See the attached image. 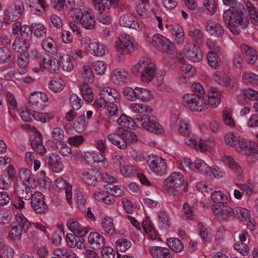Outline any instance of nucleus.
<instances>
[{
    "mask_svg": "<svg viewBox=\"0 0 258 258\" xmlns=\"http://www.w3.org/2000/svg\"><path fill=\"white\" fill-rule=\"evenodd\" d=\"M193 94H186L182 97L183 105L192 111L202 112L208 108L206 95L204 87L199 83L192 85Z\"/></svg>",
    "mask_w": 258,
    "mask_h": 258,
    "instance_id": "1",
    "label": "nucleus"
},
{
    "mask_svg": "<svg viewBox=\"0 0 258 258\" xmlns=\"http://www.w3.org/2000/svg\"><path fill=\"white\" fill-rule=\"evenodd\" d=\"M223 19L231 32L235 35L240 33L238 27L245 29L249 22L248 19L244 17V13L234 7H231L224 12Z\"/></svg>",
    "mask_w": 258,
    "mask_h": 258,
    "instance_id": "2",
    "label": "nucleus"
},
{
    "mask_svg": "<svg viewBox=\"0 0 258 258\" xmlns=\"http://www.w3.org/2000/svg\"><path fill=\"white\" fill-rule=\"evenodd\" d=\"M132 71L136 76L141 74L142 81L148 83L152 80L155 76L156 66L151 62L149 57H143L132 68Z\"/></svg>",
    "mask_w": 258,
    "mask_h": 258,
    "instance_id": "3",
    "label": "nucleus"
},
{
    "mask_svg": "<svg viewBox=\"0 0 258 258\" xmlns=\"http://www.w3.org/2000/svg\"><path fill=\"white\" fill-rule=\"evenodd\" d=\"M119 0H101L96 5V9L99 14L97 16L98 20L105 25H109L112 21V18L108 13L104 12L105 9H110L111 7L116 8L118 6Z\"/></svg>",
    "mask_w": 258,
    "mask_h": 258,
    "instance_id": "4",
    "label": "nucleus"
},
{
    "mask_svg": "<svg viewBox=\"0 0 258 258\" xmlns=\"http://www.w3.org/2000/svg\"><path fill=\"white\" fill-rule=\"evenodd\" d=\"M138 47L134 38L126 34L119 35L116 41V50L122 55L134 51Z\"/></svg>",
    "mask_w": 258,
    "mask_h": 258,
    "instance_id": "5",
    "label": "nucleus"
},
{
    "mask_svg": "<svg viewBox=\"0 0 258 258\" xmlns=\"http://www.w3.org/2000/svg\"><path fill=\"white\" fill-rule=\"evenodd\" d=\"M151 43L154 47L163 53L170 54L174 49V44L159 34L153 36Z\"/></svg>",
    "mask_w": 258,
    "mask_h": 258,
    "instance_id": "6",
    "label": "nucleus"
},
{
    "mask_svg": "<svg viewBox=\"0 0 258 258\" xmlns=\"http://www.w3.org/2000/svg\"><path fill=\"white\" fill-rule=\"evenodd\" d=\"M147 162L150 170L156 175L162 176L166 173L167 165L162 157L156 155L149 156Z\"/></svg>",
    "mask_w": 258,
    "mask_h": 258,
    "instance_id": "7",
    "label": "nucleus"
},
{
    "mask_svg": "<svg viewBox=\"0 0 258 258\" xmlns=\"http://www.w3.org/2000/svg\"><path fill=\"white\" fill-rule=\"evenodd\" d=\"M31 206L35 213L45 214L48 211V206L45 201L44 196L39 191H35L31 198Z\"/></svg>",
    "mask_w": 258,
    "mask_h": 258,
    "instance_id": "8",
    "label": "nucleus"
},
{
    "mask_svg": "<svg viewBox=\"0 0 258 258\" xmlns=\"http://www.w3.org/2000/svg\"><path fill=\"white\" fill-rule=\"evenodd\" d=\"M49 99L47 95L42 92L31 93L29 97V103L31 107L38 110H42L47 106L46 102Z\"/></svg>",
    "mask_w": 258,
    "mask_h": 258,
    "instance_id": "9",
    "label": "nucleus"
},
{
    "mask_svg": "<svg viewBox=\"0 0 258 258\" xmlns=\"http://www.w3.org/2000/svg\"><path fill=\"white\" fill-rule=\"evenodd\" d=\"M212 209L214 215L220 221H228L231 217L233 216V208L228 206L213 205Z\"/></svg>",
    "mask_w": 258,
    "mask_h": 258,
    "instance_id": "10",
    "label": "nucleus"
},
{
    "mask_svg": "<svg viewBox=\"0 0 258 258\" xmlns=\"http://www.w3.org/2000/svg\"><path fill=\"white\" fill-rule=\"evenodd\" d=\"M124 130L122 127L117 128L115 133L108 135L107 139L112 144L120 149H125L127 147L126 141L124 140L123 132Z\"/></svg>",
    "mask_w": 258,
    "mask_h": 258,
    "instance_id": "11",
    "label": "nucleus"
},
{
    "mask_svg": "<svg viewBox=\"0 0 258 258\" xmlns=\"http://www.w3.org/2000/svg\"><path fill=\"white\" fill-rule=\"evenodd\" d=\"M19 179L29 187L35 189L38 185V181L32 172L27 168H21L18 173Z\"/></svg>",
    "mask_w": 258,
    "mask_h": 258,
    "instance_id": "12",
    "label": "nucleus"
},
{
    "mask_svg": "<svg viewBox=\"0 0 258 258\" xmlns=\"http://www.w3.org/2000/svg\"><path fill=\"white\" fill-rule=\"evenodd\" d=\"M184 53L188 59L195 62L201 61L203 58V54L200 48L193 44L184 46Z\"/></svg>",
    "mask_w": 258,
    "mask_h": 258,
    "instance_id": "13",
    "label": "nucleus"
},
{
    "mask_svg": "<svg viewBox=\"0 0 258 258\" xmlns=\"http://www.w3.org/2000/svg\"><path fill=\"white\" fill-rule=\"evenodd\" d=\"M184 183V177L182 173H172L164 181V185L168 188L175 189L181 186Z\"/></svg>",
    "mask_w": 258,
    "mask_h": 258,
    "instance_id": "14",
    "label": "nucleus"
},
{
    "mask_svg": "<svg viewBox=\"0 0 258 258\" xmlns=\"http://www.w3.org/2000/svg\"><path fill=\"white\" fill-rule=\"evenodd\" d=\"M62 189H65L66 199L70 204H71L72 201V186L67 183L62 178H58L54 181L53 190L55 192H58Z\"/></svg>",
    "mask_w": 258,
    "mask_h": 258,
    "instance_id": "15",
    "label": "nucleus"
},
{
    "mask_svg": "<svg viewBox=\"0 0 258 258\" xmlns=\"http://www.w3.org/2000/svg\"><path fill=\"white\" fill-rule=\"evenodd\" d=\"M136 11L140 17L142 19H148L152 15L155 16L158 22L159 29L161 30L163 29L162 19L161 17L156 15V13L154 9H151V11H149L146 9L145 4H139L137 6Z\"/></svg>",
    "mask_w": 258,
    "mask_h": 258,
    "instance_id": "16",
    "label": "nucleus"
},
{
    "mask_svg": "<svg viewBox=\"0 0 258 258\" xmlns=\"http://www.w3.org/2000/svg\"><path fill=\"white\" fill-rule=\"evenodd\" d=\"M146 130L155 134H162L164 132V128L157 121L154 116L149 117L140 124Z\"/></svg>",
    "mask_w": 258,
    "mask_h": 258,
    "instance_id": "17",
    "label": "nucleus"
},
{
    "mask_svg": "<svg viewBox=\"0 0 258 258\" xmlns=\"http://www.w3.org/2000/svg\"><path fill=\"white\" fill-rule=\"evenodd\" d=\"M44 161L45 164L50 167L54 172L59 173L63 169L61 158L57 154H51L49 156H45Z\"/></svg>",
    "mask_w": 258,
    "mask_h": 258,
    "instance_id": "18",
    "label": "nucleus"
},
{
    "mask_svg": "<svg viewBox=\"0 0 258 258\" xmlns=\"http://www.w3.org/2000/svg\"><path fill=\"white\" fill-rule=\"evenodd\" d=\"M29 61V53L27 52H22L17 56L16 64L17 71L21 75L25 74L28 70Z\"/></svg>",
    "mask_w": 258,
    "mask_h": 258,
    "instance_id": "19",
    "label": "nucleus"
},
{
    "mask_svg": "<svg viewBox=\"0 0 258 258\" xmlns=\"http://www.w3.org/2000/svg\"><path fill=\"white\" fill-rule=\"evenodd\" d=\"M119 23L123 27H128L136 30L140 29V25L137 19L131 14H126L121 16Z\"/></svg>",
    "mask_w": 258,
    "mask_h": 258,
    "instance_id": "20",
    "label": "nucleus"
},
{
    "mask_svg": "<svg viewBox=\"0 0 258 258\" xmlns=\"http://www.w3.org/2000/svg\"><path fill=\"white\" fill-rule=\"evenodd\" d=\"M88 241L90 246L94 249H99L105 245V239L102 235L98 232H91L88 236Z\"/></svg>",
    "mask_w": 258,
    "mask_h": 258,
    "instance_id": "21",
    "label": "nucleus"
},
{
    "mask_svg": "<svg viewBox=\"0 0 258 258\" xmlns=\"http://www.w3.org/2000/svg\"><path fill=\"white\" fill-rule=\"evenodd\" d=\"M100 96L103 97L108 103H118L120 100V96L117 91L112 88L105 87L100 91Z\"/></svg>",
    "mask_w": 258,
    "mask_h": 258,
    "instance_id": "22",
    "label": "nucleus"
},
{
    "mask_svg": "<svg viewBox=\"0 0 258 258\" xmlns=\"http://www.w3.org/2000/svg\"><path fill=\"white\" fill-rule=\"evenodd\" d=\"M223 91L216 87H212L208 92L209 105L216 108L221 103V96Z\"/></svg>",
    "mask_w": 258,
    "mask_h": 258,
    "instance_id": "23",
    "label": "nucleus"
},
{
    "mask_svg": "<svg viewBox=\"0 0 258 258\" xmlns=\"http://www.w3.org/2000/svg\"><path fill=\"white\" fill-rule=\"evenodd\" d=\"M149 252L154 258H173V254L166 247L153 246L149 248Z\"/></svg>",
    "mask_w": 258,
    "mask_h": 258,
    "instance_id": "24",
    "label": "nucleus"
},
{
    "mask_svg": "<svg viewBox=\"0 0 258 258\" xmlns=\"http://www.w3.org/2000/svg\"><path fill=\"white\" fill-rule=\"evenodd\" d=\"M205 25L212 36L216 37H221L224 34L223 26L216 22L208 20L206 22Z\"/></svg>",
    "mask_w": 258,
    "mask_h": 258,
    "instance_id": "25",
    "label": "nucleus"
},
{
    "mask_svg": "<svg viewBox=\"0 0 258 258\" xmlns=\"http://www.w3.org/2000/svg\"><path fill=\"white\" fill-rule=\"evenodd\" d=\"M240 49L246 61L248 64H253L257 59L255 50L246 44H241Z\"/></svg>",
    "mask_w": 258,
    "mask_h": 258,
    "instance_id": "26",
    "label": "nucleus"
},
{
    "mask_svg": "<svg viewBox=\"0 0 258 258\" xmlns=\"http://www.w3.org/2000/svg\"><path fill=\"white\" fill-rule=\"evenodd\" d=\"M100 176L99 172L92 169H87L83 174L84 181L90 185H95L98 182L97 179Z\"/></svg>",
    "mask_w": 258,
    "mask_h": 258,
    "instance_id": "27",
    "label": "nucleus"
},
{
    "mask_svg": "<svg viewBox=\"0 0 258 258\" xmlns=\"http://www.w3.org/2000/svg\"><path fill=\"white\" fill-rule=\"evenodd\" d=\"M79 22L85 29L92 30L95 26V20L91 13L88 11H84L81 17Z\"/></svg>",
    "mask_w": 258,
    "mask_h": 258,
    "instance_id": "28",
    "label": "nucleus"
},
{
    "mask_svg": "<svg viewBox=\"0 0 258 258\" xmlns=\"http://www.w3.org/2000/svg\"><path fill=\"white\" fill-rule=\"evenodd\" d=\"M79 3H80V2L79 1L68 0L69 8L71 10L70 14L77 22H79L81 17L83 14V12L81 11Z\"/></svg>",
    "mask_w": 258,
    "mask_h": 258,
    "instance_id": "29",
    "label": "nucleus"
},
{
    "mask_svg": "<svg viewBox=\"0 0 258 258\" xmlns=\"http://www.w3.org/2000/svg\"><path fill=\"white\" fill-rule=\"evenodd\" d=\"M185 143L187 146L202 152H206L209 149V146L204 141L198 138L187 139L185 141Z\"/></svg>",
    "mask_w": 258,
    "mask_h": 258,
    "instance_id": "30",
    "label": "nucleus"
},
{
    "mask_svg": "<svg viewBox=\"0 0 258 258\" xmlns=\"http://www.w3.org/2000/svg\"><path fill=\"white\" fill-rule=\"evenodd\" d=\"M101 227L104 233L109 236H113L116 233L113 219L110 217L105 216L102 219Z\"/></svg>",
    "mask_w": 258,
    "mask_h": 258,
    "instance_id": "31",
    "label": "nucleus"
},
{
    "mask_svg": "<svg viewBox=\"0 0 258 258\" xmlns=\"http://www.w3.org/2000/svg\"><path fill=\"white\" fill-rule=\"evenodd\" d=\"M30 39L28 37H20L16 39L12 44V48L16 52H26L30 45Z\"/></svg>",
    "mask_w": 258,
    "mask_h": 258,
    "instance_id": "32",
    "label": "nucleus"
},
{
    "mask_svg": "<svg viewBox=\"0 0 258 258\" xmlns=\"http://www.w3.org/2000/svg\"><path fill=\"white\" fill-rule=\"evenodd\" d=\"M112 80L118 85L127 82L129 80V75L124 70L115 69L111 76Z\"/></svg>",
    "mask_w": 258,
    "mask_h": 258,
    "instance_id": "33",
    "label": "nucleus"
},
{
    "mask_svg": "<svg viewBox=\"0 0 258 258\" xmlns=\"http://www.w3.org/2000/svg\"><path fill=\"white\" fill-rule=\"evenodd\" d=\"M143 228L145 233L152 240L156 239L157 236V232L155 230L153 224L148 217L146 219L142 222Z\"/></svg>",
    "mask_w": 258,
    "mask_h": 258,
    "instance_id": "34",
    "label": "nucleus"
},
{
    "mask_svg": "<svg viewBox=\"0 0 258 258\" xmlns=\"http://www.w3.org/2000/svg\"><path fill=\"white\" fill-rule=\"evenodd\" d=\"M49 89L54 92H59L65 86L64 81L59 77L51 78L49 83Z\"/></svg>",
    "mask_w": 258,
    "mask_h": 258,
    "instance_id": "35",
    "label": "nucleus"
},
{
    "mask_svg": "<svg viewBox=\"0 0 258 258\" xmlns=\"http://www.w3.org/2000/svg\"><path fill=\"white\" fill-rule=\"evenodd\" d=\"M31 145L32 149L37 154L41 155H44L46 153V149L42 143L40 137L34 136L31 140Z\"/></svg>",
    "mask_w": 258,
    "mask_h": 258,
    "instance_id": "36",
    "label": "nucleus"
},
{
    "mask_svg": "<svg viewBox=\"0 0 258 258\" xmlns=\"http://www.w3.org/2000/svg\"><path fill=\"white\" fill-rule=\"evenodd\" d=\"M14 222L23 230L25 233L27 232L31 226L30 222L22 213H20L16 214L15 221Z\"/></svg>",
    "mask_w": 258,
    "mask_h": 258,
    "instance_id": "37",
    "label": "nucleus"
},
{
    "mask_svg": "<svg viewBox=\"0 0 258 258\" xmlns=\"http://www.w3.org/2000/svg\"><path fill=\"white\" fill-rule=\"evenodd\" d=\"M90 53L94 55L102 56L105 53V46L99 42H92L89 46Z\"/></svg>",
    "mask_w": 258,
    "mask_h": 258,
    "instance_id": "38",
    "label": "nucleus"
},
{
    "mask_svg": "<svg viewBox=\"0 0 258 258\" xmlns=\"http://www.w3.org/2000/svg\"><path fill=\"white\" fill-rule=\"evenodd\" d=\"M242 155L254 156L258 158V145L254 146L251 142L246 141L242 150H241Z\"/></svg>",
    "mask_w": 258,
    "mask_h": 258,
    "instance_id": "39",
    "label": "nucleus"
},
{
    "mask_svg": "<svg viewBox=\"0 0 258 258\" xmlns=\"http://www.w3.org/2000/svg\"><path fill=\"white\" fill-rule=\"evenodd\" d=\"M68 228L74 234V235L81 233H87V228L82 229L79 222L73 219H70L67 223Z\"/></svg>",
    "mask_w": 258,
    "mask_h": 258,
    "instance_id": "40",
    "label": "nucleus"
},
{
    "mask_svg": "<svg viewBox=\"0 0 258 258\" xmlns=\"http://www.w3.org/2000/svg\"><path fill=\"white\" fill-rule=\"evenodd\" d=\"M31 188L24 183L18 185L16 190L18 197L25 200H30L33 196Z\"/></svg>",
    "mask_w": 258,
    "mask_h": 258,
    "instance_id": "41",
    "label": "nucleus"
},
{
    "mask_svg": "<svg viewBox=\"0 0 258 258\" xmlns=\"http://www.w3.org/2000/svg\"><path fill=\"white\" fill-rule=\"evenodd\" d=\"M80 90L84 99L88 102H92L94 99L92 89L88 83H83L80 85Z\"/></svg>",
    "mask_w": 258,
    "mask_h": 258,
    "instance_id": "42",
    "label": "nucleus"
},
{
    "mask_svg": "<svg viewBox=\"0 0 258 258\" xmlns=\"http://www.w3.org/2000/svg\"><path fill=\"white\" fill-rule=\"evenodd\" d=\"M233 216L242 221H245L250 217L249 211L245 208L242 207H235L233 208Z\"/></svg>",
    "mask_w": 258,
    "mask_h": 258,
    "instance_id": "43",
    "label": "nucleus"
},
{
    "mask_svg": "<svg viewBox=\"0 0 258 258\" xmlns=\"http://www.w3.org/2000/svg\"><path fill=\"white\" fill-rule=\"evenodd\" d=\"M180 78L186 79L192 77L196 74V69L190 64L182 63L180 67Z\"/></svg>",
    "mask_w": 258,
    "mask_h": 258,
    "instance_id": "44",
    "label": "nucleus"
},
{
    "mask_svg": "<svg viewBox=\"0 0 258 258\" xmlns=\"http://www.w3.org/2000/svg\"><path fill=\"white\" fill-rule=\"evenodd\" d=\"M84 115L79 116L74 123V129L79 133H83L87 128L88 123Z\"/></svg>",
    "mask_w": 258,
    "mask_h": 258,
    "instance_id": "45",
    "label": "nucleus"
},
{
    "mask_svg": "<svg viewBox=\"0 0 258 258\" xmlns=\"http://www.w3.org/2000/svg\"><path fill=\"white\" fill-rule=\"evenodd\" d=\"M43 48L52 54H55L57 49L55 43L51 37H47L43 40L42 42Z\"/></svg>",
    "mask_w": 258,
    "mask_h": 258,
    "instance_id": "46",
    "label": "nucleus"
},
{
    "mask_svg": "<svg viewBox=\"0 0 258 258\" xmlns=\"http://www.w3.org/2000/svg\"><path fill=\"white\" fill-rule=\"evenodd\" d=\"M136 93L137 99H140L143 102H148L153 98L152 92L146 88L137 87Z\"/></svg>",
    "mask_w": 258,
    "mask_h": 258,
    "instance_id": "47",
    "label": "nucleus"
},
{
    "mask_svg": "<svg viewBox=\"0 0 258 258\" xmlns=\"http://www.w3.org/2000/svg\"><path fill=\"white\" fill-rule=\"evenodd\" d=\"M224 86L226 90L230 93H233L238 88L237 81L234 78L227 77L225 78Z\"/></svg>",
    "mask_w": 258,
    "mask_h": 258,
    "instance_id": "48",
    "label": "nucleus"
},
{
    "mask_svg": "<svg viewBox=\"0 0 258 258\" xmlns=\"http://www.w3.org/2000/svg\"><path fill=\"white\" fill-rule=\"evenodd\" d=\"M141 113L138 116L136 117V119L139 123H142L143 121L147 119L153 111L152 106L150 105H145L144 107L141 108Z\"/></svg>",
    "mask_w": 258,
    "mask_h": 258,
    "instance_id": "49",
    "label": "nucleus"
},
{
    "mask_svg": "<svg viewBox=\"0 0 258 258\" xmlns=\"http://www.w3.org/2000/svg\"><path fill=\"white\" fill-rule=\"evenodd\" d=\"M242 80L246 84L258 86V75L252 72H244Z\"/></svg>",
    "mask_w": 258,
    "mask_h": 258,
    "instance_id": "50",
    "label": "nucleus"
},
{
    "mask_svg": "<svg viewBox=\"0 0 258 258\" xmlns=\"http://www.w3.org/2000/svg\"><path fill=\"white\" fill-rule=\"evenodd\" d=\"M167 244L175 252H180L183 249L182 243L179 239L176 238H171L168 239Z\"/></svg>",
    "mask_w": 258,
    "mask_h": 258,
    "instance_id": "51",
    "label": "nucleus"
},
{
    "mask_svg": "<svg viewBox=\"0 0 258 258\" xmlns=\"http://www.w3.org/2000/svg\"><path fill=\"white\" fill-rule=\"evenodd\" d=\"M34 57L39 64V70L40 71H43L44 70H47L51 57L46 58L37 51L34 52Z\"/></svg>",
    "mask_w": 258,
    "mask_h": 258,
    "instance_id": "52",
    "label": "nucleus"
},
{
    "mask_svg": "<svg viewBox=\"0 0 258 258\" xmlns=\"http://www.w3.org/2000/svg\"><path fill=\"white\" fill-rule=\"evenodd\" d=\"M211 198L214 203L223 205L227 204L229 201L228 196L224 195L220 190L214 191L212 192Z\"/></svg>",
    "mask_w": 258,
    "mask_h": 258,
    "instance_id": "53",
    "label": "nucleus"
},
{
    "mask_svg": "<svg viewBox=\"0 0 258 258\" xmlns=\"http://www.w3.org/2000/svg\"><path fill=\"white\" fill-rule=\"evenodd\" d=\"M207 58L208 63L212 68L217 69L220 66V59L218 56L213 51L208 53Z\"/></svg>",
    "mask_w": 258,
    "mask_h": 258,
    "instance_id": "54",
    "label": "nucleus"
},
{
    "mask_svg": "<svg viewBox=\"0 0 258 258\" xmlns=\"http://www.w3.org/2000/svg\"><path fill=\"white\" fill-rule=\"evenodd\" d=\"M31 31L38 37H44L46 34V29L41 23L32 24Z\"/></svg>",
    "mask_w": 258,
    "mask_h": 258,
    "instance_id": "55",
    "label": "nucleus"
},
{
    "mask_svg": "<svg viewBox=\"0 0 258 258\" xmlns=\"http://www.w3.org/2000/svg\"><path fill=\"white\" fill-rule=\"evenodd\" d=\"M117 123L121 127L131 128L134 126L133 119L128 116L122 114L117 119Z\"/></svg>",
    "mask_w": 258,
    "mask_h": 258,
    "instance_id": "56",
    "label": "nucleus"
},
{
    "mask_svg": "<svg viewBox=\"0 0 258 258\" xmlns=\"http://www.w3.org/2000/svg\"><path fill=\"white\" fill-rule=\"evenodd\" d=\"M158 222L162 228L166 229L169 226V218L166 212H159L158 216Z\"/></svg>",
    "mask_w": 258,
    "mask_h": 258,
    "instance_id": "57",
    "label": "nucleus"
},
{
    "mask_svg": "<svg viewBox=\"0 0 258 258\" xmlns=\"http://www.w3.org/2000/svg\"><path fill=\"white\" fill-rule=\"evenodd\" d=\"M194 210L187 203L183 205V214L182 218L185 220H193L194 219Z\"/></svg>",
    "mask_w": 258,
    "mask_h": 258,
    "instance_id": "58",
    "label": "nucleus"
},
{
    "mask_svg": "<svg viewBox=\"0 0 258 258\" xmlns=\"http://www.w3.org/2000/svg\"><path fill=\"white\" fill-rule=\"evenodd\" d=\"M82 77L85 82L92 83L94 81V75L91 67L89 66H84L82 73Z\"/></svg>",
    "mask_w": 258,
    "mask_h": 258,
    "instance_id": "59",
    "label": "nucleus"
},
{
    "mask_svg": "<svg viewBox=\"0 0 258 258\" xmlns=\"http://www.w3.org/2000/svg\"><path fill=\"white\" fill-rule=\"evenodd\" d=\"M137 87L134 89L130 87H125L123 89L122 93L125 98L131 101H135L137 100Z\"/></svg>",
    "mask_w": 258,
    "mask_h": 258,
    "instance_id": "60",
    "label": "nucleus"
},
{
    "mask_svg": "<svg viewBox=\"0 0 258 258\" xmlns=\"http://www.w3.org/2000/svg\"><path fill=\"white\" fill-rule=\"evenodd\" d=\"M195 168L201 173L207 174L211 169L210 166L203 160L196 159L194 164Z\"/></svg>",
    "mask_w": 258,
    "mask_h": 258,
    "instance_id": "61",
    "label": "nucleus"
},
{
    "mask_svg": "<svg viewBox=\"0 0 258 258\" xmlns=\"http://www.w3.org/2000/svg\"><path fill=\"white\" fill-rule=\"evenodd\" d=\"M52 138L59 144L63 142L64 132L63 130L59 127H55L51 133Z\"/></svg>",
    "mask_w": 258,
    "mask_h": 258,
    "instance_id": "62",
    "label": "nucleus"
},
{
    "mask_svg": "<svg viewBox=\"0 0 258 258\" xmlns=\"http://www.w3.org/2000/svg\"><path fill=\"white\" fill-rule=\"evenodd\" d=\"M240 136L235 135L232 132H230L225 135L224 137V141L225 143L232 147H234L239 140Z\"/></svg>",
    "mask_w": 258,
    "mask_h": 258,
    "instance_id": "63",
    "label": "nucleus"
},
{
    "mask_svg": "<svg viewBox=\"0 0 258 258\" xmlns=\"http://www.w3.org/2000/svg\"><path fill=\"white\" fill-rule=\"evenodd\" d=\"M131 242L125 238H120L116 242V247L117 250L125 252L131 246Z\"/></svg>",
    "mask_w": 258,
    "mask_h": 258,
    "instance_id": "64",
    "label": "nucleus"
}]
</instances>
